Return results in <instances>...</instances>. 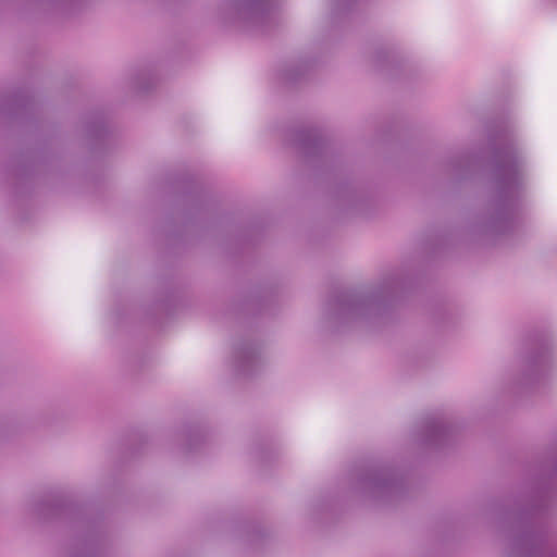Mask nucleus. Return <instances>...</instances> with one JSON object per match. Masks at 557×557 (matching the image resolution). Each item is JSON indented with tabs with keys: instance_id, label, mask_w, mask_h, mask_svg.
<instances>
[{
	"instance_id": "22",
	"label": "nucleus",
	"mask_w": 557,
	"mask_h": 557,
	"mask_svg": "<svg viewBox=\"0 0 557 557\" xmlns=\"http://www.w3.org/2000/svg\"><path fill=\"white\" fill-rule=\"evenodd\" d=\"M137 87L144 91H147L150 88V85H144L141 83H137Z\"/></svg>"
},
{
	"instance_id": "5",
	"label": "nucleus",
	"mask_w": 557,
	"mask_h": 557,
	"mask_svg": "<svg viewBox=\"0 0 557 557\" xmlns=\"http://www.w3.org/2000/svg\"><path fill=\"white\" fill-rule=\"evenodd\" d=\"M357 491L371 500L392 504L405 492L403 478L391 467H369L357 480Z\"/></svg>"
},
{
	"instance_id": "12",
	"label": "nucleus",
	"mask_w": 557,
	"mask_h": 557,
	"mask_svg": "<svg viewBox=\"0 0 557 557\" xmlns=\"http://www.w3.org/2000/svg\"><path fill=\"white\" fill-rule=\"evenodd\" d=\"M478 158L470 153H458L450 157L444 164V171L453 180L467 178L476 168Z\"/></svg>"
},
{
	"instance_id": "7",
	"label": "nucleus",
	"mask_w": 557,
	"mask_h": 557,
	"mask_svg": "<svg viewBox=\"0 0 557 557\" xmlns=\"http://www.w3.org/2000/svg\"><path fill=\"white\" fill-rule=\"evenodd\" d=\"M456 433V428L442 412L426 416L422 422L418 441L428 448H441L448 445Z\"/></svg>"
},
{
	"instance_id": "21",
	"label": "nucleus",
	"mask_w": 557,
	"mask_h": 557,
	"mask_svg": "<svg viewBox=\"0 0 557 557\" xmlns=\"http://www.w3.org/2000/svg\"><path fill=\"white\" fill-rule=\"evenodd\" d=\"M557 469V461L555 459L550 462V474H553Z\"/></svg>"
},
{
	"instance_id": "10",
	"label": "nucleus",
	"mask_w": 557,
	"mask_h": 557,
	"mask_svg": "<svg viewBox=\"0 0 557 557\" xmlns=\"http://www.w3.org/2000/svg\"><path fill=\"white\" fill-rule=\"evenodd\" d=\"M71 510L72 506L61 496L57 495L46 496L29 507L30 515L41 521L61 518L66 516Z\"/></svg>"
},
{
	"instance_id": "13",
	"label": "nucleus",
	"mask_w": 557,
	"mask_h": 557,
	"mask_svg": "<svg viewBox=\"0 0 557 557\" xmlns=\"http://www.w3.org/2000/svg\"><path fill=\"white\" fill-rule=\"evenodd\" d=\"M360 0H331L327 23L331 28L345 26L351 18Z\"/></svg>"
},
{
	"instance_id": "9",
	"label": "nucleus",
	"mask_w": 557,
	"mask_h": 557,
	"mask_svg": "<svg viewBox=\"0 0 557 557\" xmlns=\"http://www.w3.org/2000/svg\"><path fill=\"white\" fill-rule=\"evenodd\" d=\"M233 368L240 376H251L260 368V347L247 339H242L233 348Z\"/></svg>"
},
{
	"instance_id": "16",
	"label": "nucleus",
	"mask_w": 557,
	"mask_h": 557,
	"mask_svg": "<svg viewBox=\"0 0 557 557\" xmlns=\"http://www.w3.org/2000/svg\"><path fill=\"white\" fill-rule=\"evenodd\" d=\"M86 134L89 138L103 139L108 134V128L102 116H95L86 124Z\"/></svg>"
},
{
	"instance_id": "23",
	"label": "nucleus",
	"mask_w": 557,
	"mask_h": 557,
	"mask_svg": "<svg viewBox=\"0 0 557 557\" xmlns=\"http://www.w3.org/2000/svg\"><path fill=\"white\" fill-rule=\"evenodd\" d=\"M383 54V51H377L374 55V60L376 63H380L381 61V55Z\"/></svg>"
},
{
	"instance_id": "15",
	"label": "nucleus",
	"mask_w": 557,
	"mask_h": 557,
	"mask_svg": "<svg viewBox=\"0 0 557 557\" xmlns=\"http://www.w3.org/2000/svg\"><path fill=\"white\" fill-rule=\"evenodd\" d=\"M337 201L341 206L356 211L361 210L363 194L352 185H345L337 191Z\"/></svg>"
},
{
	"instance_id": "2",
	"label": "nucleus",
	"mask_w": 557,
	"mask_h": 557,
	"mask_svg": "<svg viewBox=\"0 0 557 557\" xmlns=\"http://www.w3.org/2000/svg\"><path fill=\"white\" fill-rule=\"evenodd\" d=\"M411 286V278L404 270H393L383 275L368 290L345 289L332 296L326 314L334 324H364L374 326L382 323L394 304Z\"/></svg>"
},
{
	"instance_id": "20",
	"label": "nucleus",
	"mask_w": 557,
	"mask_h": 557,
	"mask_svg": "<svg viewBox=\"0 0 557 557\" xmlns=\"http://www.w3.org/2000/svg\"><path fill=\"white\" fill-rule=\"evenodd\" d=\"M30 103V100L28 98H22L18 100V106L21 107H27Z\"/></svg>"
},
{
	"instance_id": "1",
	"label": "nucleus",
	"mask_w": 557,
	"mask_h": 557,
	"mask_svg": "<svg viewBox=\"0 0 557 557\" xmlns=\"http://www.w3.org/2000/svg\"><path fill=\"white\" fill-rule=\"evenodd\" d=\"M493 194L485 209L468 227L473 240L490 243L515 231L522 221L527 163L507 126L490 136Z\"/></svg>"
},
{
	"instance_id": "11",
	"label": "nucleus",
	"mask_w": 557,
	"mask_h": 557,
	"mask_svg": "<svg viewBox=\"0 0 557 557\" xmlns=\"http://www.w3.org/2000/svg\"><path fill=\"white\" fill-rule=\"evenodd\" d=\"M84 0H28L27 5L46 17L67 16L72 14Z\"/></svg>"
},
{
	"instance_id": "19",
	"label": "nucleus",
	"mask_w": 557,
	"mask_h": 557,
	"mask_svg": "<svg viewBox=\"0 0 557 557\" xmlns=\"http://www.w3.org/2000/svg\"><path fill=\"white\" fill-rule=\"evenodd\" d=\"M97 541L94 536L85 540L82 548L73 553L71 557H97Z\"/></svg>"
},
{
	"instance_id": "6",
	"label": "nucleus",
	"mask_w": 557,
	"mask_h": 557,
	"mask_svg": "<svg viewBox=\"0 0 557 557\" xmlns=\"http://www.w3.org/2000/svg\"><path fill=\"white\" fill-rule=\"evenodd\" d=\"M550 366L552 349L543 346L534 348L523 360L521 373L512 383V393L520 394L533 386L546 375Z\"/></svg>"
},
{
	"instance_id": "17",
	"label": "nucleus",
	"mask_w": 557,
	"mask_h": 557,
	"mask_svg": "<svg viewBox=\"0 0 557 557\" xmlns=\"http://www.w3.org/2000/svg\"><path fill=\"white\" fill-rule=\"evenodd\" d=\"M186 446L188 451H193L198 447L200 442L206 438V432L199 426H189L184 430Z\"/></svg>"
},
{
	"instance_id": "14",
	"label": "nucleus",
	"mask_w": 557,
	"mask_h": 557,
	"mask_svg": "<svg viewBox=\"0 0 557 557\" xmlns=\"http://www.w3.org/2000/svg\"><path fill=\"white\" fill-rule=\"evenodd\" d=\"M312 69V62L300 60L287 64L280 73V79L285 85H294L302 81Z\"/></svg>"
},
{
	"instance_id": "4",
	"label": "nucleus",
	"mask_w": 557,
	"mask_h": 557,
	"mask_svg": "<svg viewBox=\"0 0 557 557\" xmlns=\"http://www.w3.org/2000/svg\"><path fill=\"white\" fill-rule=\"evenodd\" d=\"M219 10L224 22L244 30L265 33L277 24L275 0L226 1Z\"/></svg>"
},
{
	"instance_id": "3",
	"label": "nucleus",
	"mask_w": 557,
	"mask_h": 557,
	"mask_svg": "<svg viewBox=\"0 0 557 557\" xmlns=\"http://www.w3.org/2000/svg\"><path fill=\"white\" fill-rule=\"evenodd\" d=\"M552 478L536 486L525 508L505 513L500 524L506 535V557H556L546 511Z\"/></svg>"
},
{
	"instance_id": "18",
	"label": "nucleus",
	"mask_w": 557,
	"mask_h": 557,
	"mask_svg": "<svg viewBox=\"0 0 557 557\" xmlns=\"http://www.w3.org/2000/svg\"><path fill=\"white\" fill-rule=\"evenodd\" d=\"M33 164L28 160L13 161L8 170L10 177L13 180H23L30 175Z\"/></svg>"
},
{
	"instance_id": "8",
	"label": "nucleus",
	"mask_w": 557,
	"mask_h": 557,
	"mask_svg": "<svg viewBox=\"0 0 557 557\" xmlns=\"http://www.w3.org/2000/svg\"><path fill=\"white\" fill-rule=\"evenodd\" d=\"M288 141L308 161L323 158L326 154V144L321 131L315 127H302L289 133Z\"/></svg>"
}]
</instances>
